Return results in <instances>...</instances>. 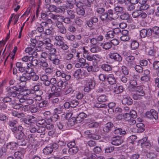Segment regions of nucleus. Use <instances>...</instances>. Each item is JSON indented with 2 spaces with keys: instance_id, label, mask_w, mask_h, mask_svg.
<instances>
[{
  "instance_id": "nucleus-1",
  "label": "nucleus",
  "mask_w": 159,
  "mask_h": 159,
  "mask_svg": "<svg viewBox=\"0 0 159 159\" xmlns=\"http://www.w3.org/2000/svg\"><path fill=\"white\" fill-rule=\"evenodd\" d=\"M29 64L23 62H17L16 66L19 71L21 73H30V70L31 69L28 66Z\"/></svg>"
},
{
  "instance_id": "nucleus-2",
  "label": "nucleus",
  "mask_w": 159,
  "mask_h": 159,
  "mask_svg": "<svg viewBox=\"0 0 159 159\" xmlns=\"http://www.w3.org/2000/svg\"><path fill=\"white\" fill-rule=\"evenodd\" d=\"M19 89L16 86L12 87H7L6 88L7 93L6 95L7 97H11L13 98L16 97L18 94V92Z\"/></svg>"
},
{
  "instance_id": "nucleus-3",
  "label": "nucleus",
  "mask_w": 159,
  "mask_h": 159,
  "mask_svg": "<svg viewBox=\"0 0 159 159\" xmlns=\"http://www.w3.org/2000/svg\"><path fill=\"white\" fill-rule=\"evenodd\" d=\"M146 116L147 118L153 121L156 120L158 118L157 111L152 109L149 111H147L146 113Z\"/></svg>"
},
{
  "instance_id": "nucleus-4",
  "label": "nucleus",
  "mask_w": 159,
  "mask_h": 159,
  "mask_svg": "<svg viewBox=\"0 0 159 159\" xmlns=\"http://www.w3.org/2000/svg\"><path fill=\"white\" fill-rule=\"evenodd\" d=\"M126 65L130 68H133L136 65V62L134 56L130 55L125 58Z\"/></svg>"
},
{
  "instance_id": "nucleus-5",
  "label": "nucleus",
  "mask_w": 159,
  "mask_h": 159,
  "mask_svg": "<svg viewBox=\"0 0 159 159\" xmlns=\"http://www.w3.org/2000/svg\"><path fill=\"white\" fill-rule=\"evenodd\" d=\"M55 22L58 31L62 34H65L66 33V30L62 22L59 20V19H57Z\"/></svg>"
},
{
  "instance_id": "nucleus-6",
  "label": "nucleus",
  "mask_w": 159,
  "mask_h": 159,
  "mask_svg": "<svg viewBox=\"0 0 159 159\" xmlns=\"http://www.w3.org/2000/svg\"><path fill=\"white\" fill-rule=\"evenodd\" d=\"M113 126L114 125L112 122H108L102 127L103 133L107 134L111 131Z\"/></svg>"
},
{
  "instance_id": "nucleus-7",
  "label": "nucleus",
  "mask_w": 159,
  "mask_h": 159,
  "mask_svg": "<svg viewBox=\"0 0 159 159\" xmlns=\"http://www.w3.org/2000/svg\"><path fill=\"white\" fill-rule=\"evenodd\" d=\"M87 115L84 112L80 113L76 117L72 118L71 119L73 121H75L76 123H79L81 122L84 119L86 118Z\"/></svg>"
},
{
  "instance_id": "nucleus-8",
  "label": "nucleus",
  "mask_w": 159,
  "mask_h": 159,
  "mask_svg": "<svg viewBox=\"0 0 159 159\" xmlns=\"http://www.w3.org/2000/svg\"><path fill=\"white\" fill-rule=\"evenodd\" d=\"M122 137L120 136H116L111 139V142L112 144L116 146H118L123 143Z\"/></svg>"
},
{
  "instance_id": "nucleus-9",
  "label": "nucleus",
  "mask_w": 159,
  "mask_h": 159,
  "mask_svg": "<svg viewBox=\"0 0 159 159\" xmlns=\"http://www.w3.org/2000/svg\"><path fill=\"white\" fill-rule=\"evenodd\" d=\"M76 52V50L74 48L72 49L70 51L69 50L67 51L65 57V59L67 61L71 60L74 57V55Z\"/></svg>"
},
{
  "instance_id": "nucleus-10",
  "label": "nucleus",
  "mask_w": 159,
  "mask_h": 159,
  "mask_svg": "<svg viewBox=\"0 0 159 159\" xmlns=\"http://www.w3.org/2000/svg\"><path fill=\"white\" fill-rule=\"evenodd\" d=\"M151 29L147 30L143 29L140 32V36L142 38L150 36H151Z\"/></svg>"
},
{
  "instance_id": "nucleus-11",
  "label": "nucleus",
  "mask_w": 159,
  "mask_h": 159,
  "mask_svg": "<svg viewBox=\"0 0 159 159\" xmlns=\"http://www.w3.org/2000/svg\"><path fill=\"white\" fill-rule=\"evenodd\" d=\"M109 57L116 61L120 62L122 60V57L121 56L117 53H111L109 54Z\"/></svg>"
},
{
  "instance_id": "nucleus-12",
  "label": "nucleus",
  "mask_w": 159,
  "mask_h": 159,
  "mask_svg": "<svg viewBox=\"0 0 159 159\" xmlns=\"http://www.w3.org/2000/svg\"><path fill=\"white\" fill-rule=\"evenodd\" d=\"M7 149L11 151H15L17 148V144L15 142H11L7 143L6 144Z\"/></svg>"
},
{
  "instance_id": "nucleus-13",
  "label": "nucleus",
  "mask_w": 159,
  "mask_h": 159,
  "mask_svg": "<svg viewBox=\"0 0 159 159\" xmlns=\"http://www.w3.org/2000/svg\"><path fill=\"white\" fill-rule=\"evenodd\" d=\"M107 80L109 83L111 85L115 84L116 82V79L113 74H109L107 76Z\"/></svg>"
},
{
  "instance_id": "nucleus-14",
  "label": "nucleus",
  "mask_w": 159,
  "mask_h": 159,
  "mask_svg": "<svg viewBox=\"0 0 159 159\" xmlns=\"http://www.w3.org/2000/svg\"><path fill=\"white\" fill-rule=\"evenodd\" d=\"M135 92L140 96H143L145 95V91L143 87L140 86H136Z\"/></svg>"
},
{
  "instance_id": "nucleus-15",
  "label": "nucleus",
  "mask_w": 159,
  "mask_h": 159,
  "mask_svg": "<svg viewBox=\"0 0 159 159\" xmlns=\"http://www.w3.org/2000/svg\"><path fill=\"white\" fill-rule=\"evenodd\" d=\"M122 103L123 104L130 105L132 104L133 102L132 99L129 96H128L123 99Z\"/></svg>"
},
{
  "instance_id": "nucleus-16",
  "label": "nucleus",
  "mask_w": 159,
  "mask_h": 159,
  "mask_svg": "<svg viewBox=\"0 0 159 159\" xmlns=\"http://www.w3.org/2000/svg\"><path fill=\"white\" fill-rule=\"evenodd\" d=\"M62 94L61 90L60 88H57L56 90L52 93H50L49 95V98L55 96L56 97H59L61 96Z\"/></svg>"
},
{
  "instance_id": "nucleus-17",
  "label": "nucleus",
  "mask_w": 159,
  "mask_h": 159,
  "mask_svg": "<svg viewBox=\"0 0 159 159\" xmlns=\"http://www.w3.org/2000/svg\"><path fill=\"white\" fill-rule=\"evenodd\" d=\"M56 42L55 44L56 46H59L64 43V38L63 37L60 36H56L55 37Z\"/></svg>"
},
{
  "instance_id": "nucleus-18",
  "label": "nucleus",
  "mask_w": 159,
  "mask_h": 159,
  "mask_svg": "<svg viewBox=\"0 0 159 159\" xmlns=\"http://www.w3.org/2000/svg\"><path fill=\"white\" fill-rule=\"evenodd\" d=\"M138 133H141L145 130V125L142 122H139L136 125Z\"/></svg>"
},
{
  "instance_id": "nucleus-19",
  "label": "nucleus",
  "mask_w": 159,
  "mask_h": 159,
  "mask_svg": "<svg viewBox=\"0 0 159 159\" xmlns=\"http://www.w3.org/2000/svg\"><path fill=\"white\" fill-rule=\"evenodd\" d=\"M25 73H24L22 75H20V73H17V74L16 75V78L17 80H19L21 82H26L27 80L25 76Z\"/></svg>"
},
{
  "instance_id": "nucleus-20",
  "label": "nucleus",
  "mask_w": 159,
  "mask_h": 159,
  "mask_svg": "<svg viewBox=\"0 0 159 159\" xmlns=\"http://www.w3.org/2000/svg\"><path fill=\"white\" fill-rule=\"evenodd\" d=\"M15 136L17 140L26 138V136L23 131H19L17 133L15 134Z\"/></svg>"
},
{
  "instance_id": "nucleus-21",
  "label": "nucleus",
  "mask_w": 159,
  "mask_h": 159,
  "mask_svg": "<svg viewBox=\"0 0 159 159\" xmlns=\"http://www.w3.org/2000/svg\"><path fill=\"white\" fill-rule=\"evenodd\" d=\"M73 7V5L71 3H67L66 5H63L62 6H60L58 8L60 10H66L67 9H71Z\"/></svg>"
},
{
  "instance_id": "nucleus-22",
  "label": "nucleus",
  "mask_w": 159,
  "mask_h": 159,
  "mask_svg": "<svg viewBox=\"0 0 159 159\" xmlns=\"http://www.w3.org/2000/svg\"><path fill=\"white\" fill-rule=\"evenodd\" d=\"M25 138H24L23 139L17 140V143H16L17 146H21L25 148L26 147V145L27 143L25 140Z\"/></svg>"
},
{
  "instance_id": "nucleus-23",
  "label": "nucleus",
  "mask_w": 159,
  "mask_h": 159,
  "mask_svg": "<svg viewBox=\"0 0 159 159\" xmlns=\"http://www.w3.org/2000/svg\"><path fill=\"white\" fill-rule=\"evenodd\" d=\"M114 133L115 134H120L122 135L125 134L126 133V132L125 130H123L121 128H118L115 129L114 131Z\"/></svg>"
},
{
  "instance_id": "nucleus-24",
  "label": "nucleus",
  "mask_w": 159,
  "mask_h": 159,
  "mask_svg": "<svg viewBox=\"0 0 159 159\" xmlns=\"http://www.w3.org/2000/svg\"><path fill=\"white\" fill-rule=\"evenodd\" d=\"M102 69L108 72L112 70L111 66L107 64H102L101 66Z\"/></svg>"
},
{
  "instance_id": "nucleus-25",
  "label": "nucleus",
  "mask_w": 159,
  "mask_h": 159,
  "mask_svg": "<svg viewBox=\"0 0 159 159\" xmlns=\"http://www.w3.org/2000/svg\"><path fill=\"white\" fill-rule=\"evenodd\" d=\"M102 11H97L98 13L101 14V15L100 16V18L102 21H104L108 17V14L107 12L102 11Z\"/></svg>"
},
{
  "instance_id": "nucleus-26",
  "label": "nucleus",
  "mask_w": 159,
  "mask_h": 159,
  "mask_svg": "<svg viewBox=\"0 0 159 159\" xmlns=\"http://www.w3.org/2000/svg\"><path fill=\"white\" fill-rule=\"evenodd\" d=\"M120 17L121 19L124 20H127V22L130 21V16L127 13H123L120 16Z\"/></svg>"
},
{
  "instance_id": "nucleus-27",
  "label": "nucleus",
  "mask_w": 159,
  "mask_h": 159,
  "mask_svg": "<svg viewBox=\"0 0 159 159\" xmlns=\"http://www.w3.org/2000/svg\"><path fill=\"white\" fill-rule=\"evenodd\" d=\"M87 60L89 61H91L93 60H97L98 57L96 55H90L88 53L87 54L85 57Z\"/></svg>"
},
{
  "instance_id": "nucleus-28",
  "label": "nucleus",
  "mask_w": 159,
  "mask_h": 159,
  "mask_svg": "<svg viewBox=\"0 0 159 159\" xmlns=\"http://www.w3.org/2000/svg\"><path fill=\"white\" fill-rule=\"evenodd\" d=\"M30 111L32 113H35L39 111V108L36 105H32L29 107Z\"/></svg>"
},
{
  "instance_id": "nucleus-29",
  "label": "nucleus",
  "mask_w": 159,
  "mask_h": 159,
  "mask_svg": "<svg viewBox=\"0 0 159 159\" xmlns=\"http://www.w3.org/2000/svg\"><path fill=\"white\" fill-rule=\"evenodd\" d=\"M52 151L53 150L50 147H46L43 150V153L46 155L51 154Z\"/></svg>"
},
{
  "instance_id": "nucleus-30",
  "label": "nucleus",
  "mask_w": 159,
  "mask_h": 159,
  "mask_svg": "<svg viewBox=\"0 0 159 159\" xmlns=\"http://www.w3.org/2000/svg\"><path fill=\"white\" fill-rule=\"evenodd\" d=\"M64 108L62 106L60 105L57 107V108H56L54 110V112L55 113L57 114H60L62 113Z\"/></svg>"
},
{
  "instance_id": "nucleus-31",
  "label": "nucleus",
  "mask_w": 159,
  "mask_h": 159,
  "mask_svg": "<svg viewBox=\"0 0 159 159\" xmlns=\"http://www.w3.org/2000/svg\"><path fill=\"white\" fill-rule=\"evenodd\" d=\"M60 118L59 116L57 114L54 113L50 118L49 121L54 122L56 121Z\"/></svg>"
},
{
  "instance_id": "nucleus-32",
  "label": "nucleus",
  "mask_w": 159,
  "mask_h": 159,
  "mask_svg": "<svg viewBox=\"0 0 159 159\" xmlns=\"http://www.w3.org/2000/svg\"><path fill=\"white\" fill-rule=\"evenodd\" d=\"M67 84L66 82H63L61 80H59L57 83V85L58 87H61V88H65Z\"/></svg>"
},
{
  "instance_id": "nucleus-33",
  "label": "nucleus",
  "mask_w": 159,
  "mask_h": 159,
  "mask_svg": "<svg viewBox=\"0 0 159 159\" xmlns=\"http://www.w3.org/2000/svg\"><path fill=\"white\" fill-rule=\"evenodd\" d=\"M139 46V43L135 40L133 41L131 44V48L132 50L137 49Z\"/></svg>"
},
{
  "instance_id": "nucleus-34",
  "label": "nucleus",
  "mask_w": 159,
  "mask_h": 159,
  "mask_svg": "<svg viewBox=\"0 0 159 159\" xmlns=\"http://www.w3.org/2000/svg\"><path fill=\"white\" fill-rule=\"evenodd\" d=\"M151 35L152 33L153 34L158 35L159 34V27L157 26H155L151 29Z\"/></svg>"
},
{
  "instance_id": "nucleus-35",
  "label": "nucleus",
  "mask_w": 159,
  "mask_h": 159,
  "mask_svg": "<svg viewBox=\"0 0 159 159\" xmlns=\"http://www.w3.org/2000/svg\"><path fill=\"white\" fill-rule=\"evenodd\" d=\"M107 100V97L104 95H101L98 98V100L99 102H105Z\"/></svg>"
},
{
  "instance_id": "nucleus-36",
  "label": "nucleus",
  "mask_w": 159,
  "mask_h": 159,
  "mask_svg": "<svg viewBox=\"0 0 159 159\" xmlns=\"http://www.w3.org/2000/svg\"><path fill=\"white\" fill-rule=\"evenodd\" d=\"M81 72V69H78L74 72L73 74V76L77 79H80Z\"/></svg>"
},
{
  "instance_id": "nucleus-37",
  "label": "nucleus",
  "mask_w": 159,
  "mask_h": 159,
  "mask_svg": "<svg viewBox=\"0 0 159 159\" xmlns=\"http://www.w3.org/2000/svg\"><path fill=\"white\" fill-rule=\"evenodd\" d=\"M14 156L16 158H17V159H22L23 157V153L21 151H17L14 153Z\"/></svg>"
},
{
  "instance_id": "nucleus-38",
  "label": "nucleus",
  "mask_w": 159,
  "mask_h": 159,
  "mask_svg": "<svg viewBox=\"0 0 159 159\" xmlns=\"http://www.w3.org/2000/svg\"><path fill=\"white\" fill-rule=\"evenodd\" d=\"M137 139V137L136 136L132 135L128 137L127 140L129 143L133 144L134 143L135 141Z\"/></svg>"
},
{
  "instance_id": "nucleus-39",
  "label": "nucleus",
  "mask_w": 159,
  "mask_h": 159,
  "mask_svg": "<svg viewBox=\"0 0 159 159\" xmlns=\"http://www.w3.org/2000/svg\"><path fill=\"white\" fill-rule=\"evenodd\" d=\"M101 50V48L95 45H94L90 49L91 52L93 53L97 52H98L100 51Z\"/></svg>"
},
{
  "instance_id": "nucleus-40",
  "label": "nucleus",
  "mask_w": 159,
  "mask_h": 159,
  "mask_svg": "<svg viewBox=\"0 0 159 159\" xmlns=\"http://www.w3.org/2000/svg\"><path fill=\"white\" fill-rule=\"evenodd\" d=\"M152 69L154 70H157L159 69V61H155L152 64Z\"/></svg>"
},
{
  "instance_id": "nucleus-41",
  "label": "nucleus",
  "mask_w": 159,
  "mask_h": 159,
  "mask_svg": "<svg viewBox=\"0 0 159 159\" xmlns=\"http://www.w3.org/2000/svg\"><path fill=\"white\" fill-rule=\"evenodd\" d=\"M114 36V34L113 31H109L105 35V37L107 39L109 38H112Z\"/></svg>"
},
{
  "instance_id": "nucleus-42",
  "label": "nucleus",
  "mask_w": 159,
  "mask_h": 159,
  "mask_svg": "<svg viewBox=\"0 0 159 159\" xmlns=\"http://www.w3.org/2000/svg\"><path fill=\"white\" fill-rule=\"evenodd\" d=\"M30 62L28 64L29 65L30 64V66L32 65L33 66H36L39 64V62L36 59H34L33 57H32V58L31 59V61H30Z\"/></svg>"
},
{
  "instance_id": "nucleus-43",
  "label": "nucleus",
  "mask_w": 159,
  "mask_h": 159,
  "mask_svg": "<svg viewBox=\"0 0 159 159\" xmlns=\"http://www.w3.org/2000/svg\"><path fill=\"white\" fill-rule=\"evenodd\" d=\"M88 86L90 89H93L95 85V82L94 80H90L88 83Z\"/></svg>"
},
{
  "instance_id": "nucleus-44",
  "label": "nucleus",
  "mask_w": 159,
  "mask_h": 159,
  "mask_svg": "<svg viewBox=\"0 0 159 159\" xmlns=\"http://www.w3.org/2000/svg\"><path fill=\"white\" fill-rule=\"evenodd\" d=\"M90 138L93 139L99 140L101 138V136L97 133H93L92 136H90Z\"/></svg>"
},
{
  "instance_id": "nucleus-45",
  "label": "nucleus",
  "mask_w": 159,
  "mask_h": 159,
  "mask_svg": "<svg viewBox=\"0 0 159 159\" xmlns=\"http://www.w3.org/2000/svg\"><path fill=\"white\" fill-rule=\"evenodd\" d=\"M112 47V45L111 43L107 42L103 44L102 48L105 49L107 50L110 49Z\"/></svg>"
},
{
  "instance_id": "nucleus-46",
  "label": "nucleus",
  "mask_w": 159,
  "mask_h": 159,
  "mask_svg": "<svg viewBox=\"0 0 159 159\" xmlns=\"http://www.w3.org/2000/svg\"><path fill=\"white\" fill-rule=\"evenodd\" d=\"M71 107H75L78 106L79 104L78 101L76 99H74L70 102Z\"/></svg>"
},
{
  "instance_id": "nucleus-47",
  "label": "nucleus",
  "mask_w": 159,
  "mask_h": 159,
  "mask_svg": "<svg viewBox=\"0 0 159 159\" xmlns=\"http://www.w3.org/2000/svg\"><path fill=\"white\" fill-rule=\"evenodd\" d=\"M45 8L48 9V10H56L57 9H59L58 8L60 7V6L57 7L54 5L51 6L49 4H47L45 5Z\"/></svg>"
},
{
  "instance_id": "nucleus-48",
  "label": "nucleus",
  "mask_w": 159,
  "mask_h": 159,
  "mask_svg": "<svg viewBox=\"0 0 159 159\" xmlns=\"http://www.w3.org/2000/svg\"><path fill=\"white\" fill-rule=\"evenodd\" d=\"M47 124V122H46V120L43 119L38 121L37 123V125L38 126H45V125Z\"/></svg>"
},
{
  "instance_id": "nucleus-49",
  "label": "nucleus",
  "mask_w": 159,
  "mask_h": 159,
  "mask_svg": "<svg viewBox=\"0 0 159 159\" xmlns=\"http://www.w3.org/2000/svg\"><path fill=\"white\" fill-rule=\"evenodd\" d=\"M48 103V101L46 100H44L39 102V107L40 108H43L47 106Z\"/></svg>"
},
{
  "instance_id": "nucleus-50",
  "label": "nucleus",
  "mask_w": 159,
  "mask_h": 159,
  "mask_svg": "<svg viewBox=\"0 0 159 159\" xmlns=\"http://www.w3.org/2000/svg\"><path fill=\"white\" fill-rule=\"evenodd\" d=\"M99 126V123L97 122H92L88 125L89 128H97Z\"/></svg>"
},
{
  "instance_id": "nucleus-51",
  "label": "nucleus",
  "mask_w": 159,
  "mask_h": 159,
  "mask_svg": "<svg viewBox=\"0 0 159 159\" xmlns=\"http://www.w3.org/2000/svg\"><path fill=\"white\" fill-rule=\"evenodd\" d=\"M134 68L136 71L139 73L143 72V68L141 66L137 65L134 67Z\"/></svg>"
},
{
  "instance_id": "nucleus-52",
  "label": "nucleus",
  "mask_w": 159,
  "mask_h": 159,
  "mask_svg": "<svg viewBox=\"0 0 159 159\" xmlns=\"http://www.w3.org/2000/svg\"><path fill=\"white\" fill-rule=\"evenodd\" d=\"M25 92L21 94H19L17 96V98L19 100L22 99H24L26 98V95H28L29 93H25Z\"/></svg>"
},
{
  "instance_id": "nucleus-53",
  "label": "nucleus",
  "mask_w": 159,
  "mask_h": 159,
  "mask_svg": "<svg viewBox=\"0 0 159 159\" xmlns=\"http://www.w3.org/2000/svg\"><path fill=\"white\" fill-rule=\"evenodd\" d=\"M44 116L45 118L47 119L48 121H49L50 118H51V112L49 111H45L43 113Z\"/></svg>"
},
{
  "instance_id": "nucleus-54",
  "label": "nucleus",
  "mask_w": 159,
  "mask_h": 159,
  "mask_svg": "<svg viewBox=\"0 0 159 159\" xmlns=\"http://www.w3.org/2000/svg\"><path fill=\"white\" fill-rule=\"evenodd\" d=\"M121 70L123 74L125 75H126L129 74L128 70L125 66H122Z\"/></svg>"
},
{
  "instance_id": "nucleus-55",
  "label": "nucleus",
  "mask_w": 159,
  "mask_h": 159,
  "mask_svg": "<svg viewBox=\"0 0 159 159\" xmlns=\"http://www.w3.org/2000/svg\"><path fill=\"white\" fill-rule=\"evenodd\" d=\"M141 145L143 147L147 148H149L151 147L150 143L148 141H145L144 142L141 143Z\"/></svg>"
},
{
  "instance_id": "nucleus-56",
  "label": "nucleus",
  "mask_w": 159,
  "mask_h": 159,
  "mask_svg": "<svg viewBox=\"0 0 159 159\" xmlns=\"http://www.w3.org/2000/svg\"><path fill=\"white\" fill-rule=\"evenodd\" d=\"M123 91V87L122 86H119L117 88L114 90L116 93L118 94L122 93Z\"/></svg>"
},
{
  "instance_id": "nucleus-57",
  "label": "nucleus",
  "mask_w": 159,
  "mask_h": 159,
  "mask_svg": "<svg viewBox=\"0 0 159 159\" xmlns=\"http://www.w3.org/2000/svg\"><path fill=\"white\" fill-rule=\"evenodd\" d=\"M68 152H69V149H68V147L66 146V147H65L62 149V152H61V153L63 156L65 155H67Z\"/></svg>"
},
{
  "instance_id": "nucleus-58",
  "label": "nucleus",
  "mask_w": 159,
  "mask_h": 159,
  "mask_svg": "<svg viewBox=\"0 0 159 159\" xmlns=\"http://www.w3.org/2000/svg\"><path fill=\"white\" fill-rule=\"evenodd\" d=\"M141 11H135L132 12V16L134 18H137L139 16Z\"/></svg>"
},
{
  "instance_id": "nucleus-59",
  "label": "nucleus",
  "mask_w": 159,
  "mask_h": 159,
  "mask_svg": "<svg viewBox=\"0 0 159 159\" xmlns=\"http://www.w3.org/2000/svg\"><path fill=\"white\" fill-rule=\"evenodd\" d=\"M87 70L88 72H96L98 70H97L96 69L94 68V67H93L92 66H89L87 68Z\"/></svg>"
},
{
  "instance_id": "nucleus-60",
  "label": "nucleus",
  "mask_w": 159,
  "mask_h": 159,
  "mask_svg": "<svg viewBox=\"0 0 159 159\" xmlns=\"http://www.w3.org/2000/svg\"><path fill=\"white\" fill-rule=\"evenodd\" d=\"M88 145L90 147H93L95 146L96 145V143L95 141L93 140H90L87 143Z\"/></svg>"
},
{
  "instance_id": "nucleus-61",
  "label": "nucleus",
  "mask_w": 159,
  "mask_h": 159,
  "mask_svg": "<svg viewBox=\"0 0 159 159\" xmlns=\"http://www.w3.org/2000/svg\"><path fill=\"white\" fill-rule=\"evenodd\" d=\"M129 114L130 116L133 118H135L137 116V113L135 111L131 110L130 111Z\"/></svg>"
},
{
  "instance_id": "nucleus-62",
  "label": "nucleus",
  "mask_w": 159,
  "mask_h": 159,
  "mask_svg": "<svg viewBox=\"0 0 159 159\" xmlns=\"http://www.w3.org/2000/svg\"><path fill=\"white\" fill-rule=\"evenodd\" d=\"M28 138L29 141L31 143L33 142L35 140L34 134H31L28 135Z\"/></svg>"
},
{
  "instance_id": "nucleus-63",
  "label": "nucleus",
  "mask_w": 159,
  "mask_h": 159,
  "mask_svg": "<svg viewBox=\"0 0 159 159\" xmlns=\"http://www.w3.org/2000/svg\"><path fill=\"white\" fill-rule=\"evenodd\" d=\"M106 75L103 74H101L99 75L98 77L99 80L102 81H104L107 80Z\"/></svg>"
},
{
  "instance_id": "nucleus-64",
  "label": "nucleus",
  "mask_w": 159,
  "mask_h": 159,
  "mask_svg": "<svg viewBox=\"0 0 159 159\" xmlns=\"http://www.w3.org/2000/svg\"><path fill=\"white\" fill-rule=\"evenodd\" d=\"M59 46H60L61 48L64 51L67 50L69 48V46L64 42Z\"/></svg>"
}]
</instances>
